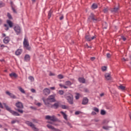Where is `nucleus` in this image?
Segmentation results:
<instances>
[{"instance_id":"nucleus-1","label":"nucleus","mask_w":131,"mask_h":131,"mask_svg":"<svg viewBox=\"0 0 131 131\" xmlns=\"http://www.w3.org/2000/svg\"><path fill=\"white\" fill-rule=\"evenodd\" d=\"M4 106L5 107L6 110L7 111H9L12 115H14V116H20V114L18 113L17 112H15L11 109V107H10L6 103H3Z\"/></svg>"},{"instance_id":"nucleus-2","label":"nucleus","mask_w":131,"mask_h":131,"mask_svg":"<svg viewBox=\"0 0 131 131\" xmlns=\"http://www.w3.org/2000/svg\"><path fill=\"white\" fill-rule=\"evenodd\" d=\"M15 106L17 108V109H15V110L22 114L23 113V111L22 109L24 108L23 104L21 102L18 101L16 103Z\"/></svg>"},{"instance_id":"nucleus-3","label":"nucleus","mask_w":131,"mask_h":131,"mask_svg":"<svg viewBox=\"0 0 131 131\" xmlns=\"http://www.w3.org/2000/svg\"><path fill=\"white\" fill-rule=\"evenodd\" d=\"M46 119L47 120H51V121H53V122H61V120H59V119L57 118L55 115L51 116H46Z\"/></svg>"},{"instance_id":"nucleus-4","label":"nucleus","mask_w":131,"mask_h":131,"mask_svg":"<svg viewBox=\"0 0 131 131\" xmlns=\"http://www.w3.org/2000/svg\"><path fill=\"white\" fill-rule=\"evenodd\" d=\"M64 97L69 104H71V105L73 104V96L69 94V93H67V94L64 95Z\"/></svg>"},{"instance_id":"nucleus-5","label":"nucleus","mask_w":131,"mask_h":131,"mask_svg":"<svg viewBox=\"0 0 131 131\" xmlns=\"http://www.w3.org/2000/svg\"><path fill=\"white\" fill-rule=\"evenodd\" d=\"M26 124L28 125L29 126H30L32 127V128L34 131H38V129L35 127V125L32 123V122H30L29 121H26Z\"/></svg>"},{"instance_id":"nucleus-6","label":"nucleus","mask_w":131,"mask_h":131,"mask_svg":"<svg viewBox=\"0 0 131 131\" xmlns=\"http://www.w3.org/2000/svg\"><path fill=\"white\" fill-rule=\"evenodd\" d=\"M91 19L93 20V22H97L98 21V18L96 17V15H95L93 13H91L90 16L88 18V22H91Z\"/></svg>"},{"instance_id":"nucleus-7","label":"nucleus","mask_w":131,"mask_h":131,"mask_svg":"<svg viewBox=\"0 0 131 131\" xmlns=\"http://www.w3.org/2000/svg\"><path fill=\"white\" fill-rule=\"evenodd\" d=\"M24 47L26 49V50H28V51H30L31 50V47L29 46V43L28 42V40L26 39H24Z\"/></svg>"},{"instance_id":"nucleus-8","label":"nucleus","mask_w":131,"mask_h":131,"mask_svg":"<svg viewBox=\"0 0 131 131\" xmlns=\"http://www.w3.org/2000/svg\"><path fill=\"white\" fill-rule=\"evenodd\" d=\"M85 38L87 41H91L93 39H95V38H97V35H94V36H92L91 35H86L85 36Z\"/></svg>"},{"instance_id":"nucleus-9","label":"nucleus","mask_w":131,"mask_h":131,"mask_svg":"<svg viewBox=\"0 0 131 131\" xmlns=\"http://www.w3.org/2000/svg\"><path fill=\"white\" fill-rule=\"evenodd\" d=\"M14 31H15L16 34H19V33H21V28L20 26L17 25L14 27Z\"/></svg>"},{"instance_id":"nucleus-10","label":"nucleus","mask_w":131,"mask_h":131,"mask_svg":"<svg viewBox=\"0 0 131 131\" xmlns=\"http://www.w3.org/2000/svg\"><path fill=\"white\" fill-rule=\"evenodd\" d=\"M48 100H50L51 103L56 102V99H55V95H50L48 98Z\"/></svg>"},{"instance_id":"nucleus-11","label":"nucleus","mask_w":131,"mask_h":131,"mask_svg":"<svg viewBox=\"0 0 131 131\" xmlns=\"http://www.w3.org/2000/svg\"><path fill=\"white\" fill-rule=\"evenodd\" d=\"M60 106V103L59 102H55L54 104L51 105V107L54 109H58Z\"/></svg>"},{"instance_id":"nucleus-12","label":"nucleus","mask_w":131,"mask_h":131,"mask_svg":"<svg viewBox=\"0 0 131 131\" xmlns=\"http://www.w3.org/2000/svg\"><path fill=\"white\" fill-rule=\"evenodd\" d=\"M47 127L49 128L50 129H53L54 131H61V130L55 128L54 126H52L51 125L48 124L47 125Z\"/></svg>"},{"instance_id":"nucleus-13","label":"nucleus","mask_w":131,"mask_h":131,"mask_svg":"<svg viewBox=\"0 0 131 131\" xmlns=\"http://www.w3.org/2000/svg\"><path fill=\"white\" fill-rule=\"evenodd\" d=\"M43 94L46 95H50L51 91H50V89L46 88L43 90Z\"/></svg>"},{"instance_id":"nucleus-14","label":"nucleus","mask_w":131,"mask_h":131,"mask_svg":"<svg viewBox=\"0 0 131 131\" xmlns=\"http://www.w3.org/2000/svg\"><path fill=\"white\" fill-rule=\"evenodd\" d=\"M105 78L106 80H111V75L109 73H105L104 75Z\"/></svg>"},{"instance_id":"nucleus-15","label":"nucleus","mask_w":131,"mask_h":131,"mask_svg":"<svg viewBox=\"0 0 131 131\" xmlns=\"http://www.w3.org/2000/svg\"><path fill=\"white\" fill-rule=\"evenodd\" d=\"M6 94L7 95H8V96H10V97H11L12 99H16L17 98L16 96H15L14 94L10 93L9 91H6Z\"/></svg>"},{"instance_id":"nucleus-16","label":"nucleus","mask_w":131,"mask_h":131,"mask_svg":"<svg viewBox=\"0 0 131 131\" xmlns=\"http://www.w3.org/2000/svg\"><path fill=\"white\" fill-rule=\"evenodd\" d=\"M43 102H44V104L46 106H49V105H50V103L51 102V101L49 99V98H47L46 100L43 99Z\"/></svg>"},{"instance_id":"nucleus-17","label":"nucleus","mask_w":131,"mask_h":131,"mask_svg":"<svg viewBox=\"0 0 131 131\" xmlns=\"http://www.w3.org/2000/svg\"><path fill=\"white\" fill-rule=\"evenodd\" d=\"M88 103H89V99H88V98L86 97H84L82 100V105H86Z\"/></svg>"},{"instance_id":"nucleus-18","label":"nucleus","mask_w":131,"mask_h":131,"mask_svg":"<svg viewBox=\"0 0 131 131\" xmlns=\"http://www.w3.org/2000/svg\"><path fill=\"white\" fill-rule=\"evenodd\" d=\"M7 23L9 25V27H10V28H12V27L14 26V24L13 23V22H12V21L10 20H7Z\"/></svg>"},{"instance_id":"nucleus-19","label":"nucleus","mask_w":131,"mask_h":131,"mask_svg":"<svg viewBox=\"0 0 131 131\" xmlns=\"http://www.w3.org/2000/svg\"><path fill=\"white\" fill-rule=\"evenodd\" d=\"M25 61H26V62H28L29 61H30V56H29V55L27 54L25 55Z\"/></svg>"},{"instance_id":"nucleus-20","label":"nucleus","mask_w":131,"mask_h":131,"mask_svg":"<svg viewBox=\"0 0 131 131\" xmlns=\"http://www.w3.org/2000/svg\"><path fill=\"white\" fill-rule=\"evenodd\" d=\"M61 114L62 115L64 119H65V120H68V119L67 118V115L66 114H65V113H64V112H60Z\"/></svg>"},{"instance_id":"nucleus-21","label":"nucleus","mask_w":131,"mask_h":131,"mask_svg":"<svg viewBox=\"0 0 131 131\" xmlns=\"http://www.w3.org/2000/svg\"><path fill=\"white\" fill-rule=\"evenodd\" d=\"M3 41L4 43H9V42L10 41V38L9 37H6L4 39Z\"/></svg>"},{"instance_id":"nucleus-22","label":"nucleus","mask_w":131,"mask_h":131,"mask_svg":"<svg viewBox=\"0 0 131 131\" xmlns=\"http://www.w3.org/2000/svg\"><path fill=\"white\" fill-rule=\"evenodd\" d=\"M119 10V8L115 7L111 10V12L112 13H117Z\"/></svg>"},{"instance_id":"nucleus-23","label":"nucleus","mask_w":131,"mask_h":131,"mask_svg":"<svg viewBox=\"0 0 131 131\" xmlns=\"http://www.w3.org/2000/svg\"><path fill=\"white\" fill-rule=\"evenodd\" d=\"M78 80L79 82H81V83H85V79H84V78H79Z\"/></svg>"},{"instance_id":"nucleus-24","label":"nucleus","mask_w":131,"mask_h":131,"mask_svg":"<svg viewBox=\"0 0 131 131\" xmlns=\"http://www.w3.org/2000/svg\"><path fill=\"white\" fill-rule=\"evenodd\" d=\"M21 53H22V50L21 49H18L15 52V55H16V56H19V55H21Z\"/></svg>"},{"instance_id":"nucleus-25","label":"nucleus","mask_w":131,"mask_h":131,"mask_svg":"<svg viewBox=\"0 0 131 131\" xmlns=\"http://www.w3.org/2000/svg\"><path fill=\"white\" fill-rule=\"evenodd\" d=\"M9 76H10V77H15V78L16 77H18V75H17V74L15 73H12L10 74Z\"/></svg>"},{"instance_id":"nucleus-26","label":"nucleus","mask_w":131,"mask_h":131,"mask_svg":"<svg viewBox=\"0 0 131 131\" xmlns=\"http://www.w3.org/2000/svg\"><path fill=\"white\" fill-rule=\"evenodd\" d=\"M73 83L71 82L70 81H67L65 82V84L66 85H68V86H70L71 85H72Z\"/></svg>"},{"instance_id":"nucleus-27","label":"nucleus","mask_w":131,"mask_h":131,"mask_svg":"<svg viewBox=\"0 0 131 131\" xmlns=\"http://www.w3.org/2000/svg\"><path fill=\"white\" fill-rule=\"evenodd\" d=\"M17 89L19 90V91H20L21 93H22V94H25V91L22 88V87L18 86L17 87Z\"/></svg>"},{"instance_id":"nucleus-28","label":"nucleus","mask_w":131,"mask_h":131,"mask_svg":"<svg viewBox=\"0 0 131 131\" xmlns=\"http://www.w3.org/2000/svg\"><path fill=\"white\" fill-rule=\"evenodd\" d=\"M64 123H66V124H67V125H68L69 126H70V127H71V128H72V127H73V126H72V125L71 124V123L68 121H64Z\"/></svg>"},{"instance_id":"nucleus-29","label":"nucleus","mask_w":131,"mask_h":131,"mask_svg":"<svg viewBox=\"0 0 131 131\" xmlns=\"http://www.w3.org/2000/svg\"><path fill=\"white\" fill-rule=\"evenodd\" d=\"M118 89L119 90H121L122 91H124V90H125V86H122V85H120L118 86Z\"/></svg>"},{"instance_id":"nucleus-30","label":"nucleus","mask_w":131,"mask_h":131,"mask_svg":"<svg viewBox=\"0 0 131 131\" xmlns=\"http://www.w3.org/2000/svg\"><path fill=\"white\" fill-rule=\"evenodd\" d=\"M92 9H97L98 8V5L97 4H93L91 6Z\"/></svg>"},{"instance_id":"nucleus-31","label":"nucleus","mask_w":131,"mask_h":131,"mask_svg":"<svg viewBox=\"0 0 131 131\" xmlns=\"http://www.w3.org/2000/svg\"><path fill=\"white\" fill-rule=\"evenodd\" d=\"M108 11H109L108 8H104L103 10V13H108Z\"/></svg>"},{"instance_id":"nucleus-32","label":"nucleus","mask_w":131,"mask_h":131,"mask_svg":"<svg viewBox=\"0 0 131 131\" xmlns=\"http://www.w3.org/2000/svg\"><path fill=\"white\" fill-rule=\"evenodd\" d=\"M53 13V11L52 10H50L48 13V18L50 19L51 17H52V13Z\"/></svg>"},{"instance_id":"nucleus-33","label":"nucleus","mask_w":131,"mask_h":131,"mask_svg":"<svg viewBox=\"0 0 131 131\" xmlns=\"http://www.w3.org/2000/svg\"><path fill=\"white\" fill-rule=\"evenodd\" d=\"M7 16L9 18V19H10V20H12L13 19L12 15L9 12L7 13Z\"/></svg>"},{"instance_id":"nucleus-34","label":"nucleus","mask_w":131,"mask_h":131,"mask_svg":"<svg viewBox=\"0 0 131 131\" xmlns=\"http://www.w3.org/2000/svg\"><path fill=\"white\" fill-rule=\"evenodd\" d=\"M59 86H60V88H63V89H68V86L63 85L62 84H59Z\"/></svg>"},{"instance_id":"nucleus-35","label":"nucleus","mask_w":131,"mask_h":131,"mask_svg":"<svg viewBox=\"0 0 131 131\" xmlns=\"http://www.w3.org/2000/svg\"><path fill=\"white\" fill-rule=\"evenodd\" d=\"M58 94L60 95H64V91L63 90H59L58 91Z\"/></svg>"},{"instance_id":"nucleus-36","label":"nucleus","mask_w":131,"mask_h":131,"mask_svg":"<svg viewBox=\"0 0 131 131\" xmlns=\"http://www.w3.org/2000/svg\"><path fill=\"white\" fill-rule=\"evenodd\" d=\"M61 108L62 109H69V107L66 105H61Z\"/></svg>"},{"instance_id":"nucleus-37","label":"nucleus","mask_w":131,"mask_h":131,"mask_svg":"<svg viewBox=\"0 0 131 131\" xmlns=\"http://www.w3.org/2000/svg\"><path fill=\"white\" fill-rule=\"evenodd\" d=\"M100 114L101 115H105L106 114V111L104 110H101Z\"/></svg>"},{"instance_id":"nucleus-38","label":"nucleus","mask_w":131,"mask_h":131,"mask_svg":"<svg viewBox=\"0 0 131 131\" xmlns=\"http://www.w3.org/2000/svg\"><path fill=\"white\" fill-rule=\"evenodd\" d=\"M57 77L59 79H62L64 78V76H63V75L59 74L57 76Z\"/></svg>"},{"instance_id":"nucleus-39","label":"nucleus","mask_w":131,"mask_h":131,"mask_svg":"<svg viewBox=\"0 0 131 131\" xmlns=\"http://www.w3.org/2000/svg\"><path fill=\"white\" fill-rule=\"evenodd\" d=\"M110 127H111L104 126L102 127V128H103V129H105V130H108L109 129V128H110Z\"/></svg>"},{"instance_id":"nucleus-40","label":"nucleus","mask_w":131,"mask_h":131,"mask_svg":"<svg viewBox=\"0 0 131 131\" xmlns=\"http://www.w3.org/2000/svg\"><path fill=\"white\" fill-rule=\"evenodd\" d=\"M102 71H106L107 70V67L104 66L101 68Z\"/></svg>"},{"instance_id":"nucleus-41","label":"nucleus","mask_w":131,"mask_h":131,"mask_svg":"<svg viewBox=\"0 0 131 131\" xmlns=\"http://www.w3.org/2000/svg\"><path fill=\"white\" fill-rule=\"evenodd\" d=\"M5 6H6L5 3L0 2V8H3V7H5Z\"/></svg>"},{"instance_id":"nucleus-42","label":"nucleus","mask_w":131,"mask_h":131,"mask_svg":"<svg viewBox=\"0 0 131 131\" xmlns=\"http://www.w3.org/2000/svg\"><path fill=\"white\" fill-rule=\"evenodd\" d=\"M16 122H17L18 123H19V121H18L17 120H12L11 121L12 124H14L16 123Z\"/></svg>"},{"instance_id":"nucleus-43","label":"nucleus","mask_w":131,"mask_h":131,"mask_svg":"<svg viewBox=\"0 0 131 131\" xmlns=\"http://www.w3.org/2000/svg\"><path fill=\"white\" fill-rule=\"evenodd\" d=\"M29 79L31 80V81H34V78L33 76L29 77Z\"/></svg>"},{"instance_id":"nucleus-44","label":"nucleus","mask_w":131,"mask_h":131,"mask_svg":"<svg viewBox=\"0 0 131 131\" xmlns=\"http://www.w3.org/2000/svg\"><path fill=\"white\" fill-rule=\"evenodd\" d=\"M94 110L95 111V112H97V113H99V108H98V107H94Z\"/></svg>"},{"instance_id":"nucleus-45","label":"nucleus","mask_w":131,"mask_h":131,"mask_svg":"<svg viewBox=\"0 0 131 131\" xmlns=\"http://www.w3.org/2000/svg\"><path fill=\"white\" fill-rule=\"evenodd\" d=\"M106 57L108 59H110L111 58V54L110 53L106 54Z\"/></svg>"},{"instance_id":"nucleus-46","label":"nucleus","mask_w":131,"mask_h":131,"mask_svg":"<svg viewBox=\"0 0 131 131\" xmlns=\"http://www.w3.org/2000/svg\"><path fill=\"white\" fill-rule=\"evenodd\" d=\"M4 26L5 27H6V29H5V30L8 31L9 30V26H8V25L5 24Z\"/></svg>"},{"instance_id":"nucleus-47","label":"nucleus","mask_w":131,"mask_h":131,"mask_svg":"<svg viewBox=\"0 0 131 131\" xmlns=\"http://www.w3.org/2000/svg\"><path fill=\"white\" fill-rule=\"evenodd\" d=\"M4 26L5 27H6V29H5V30L8 31L9 30V26H8V25L5 24Z\"/></svg>"},{"instance_id":"nucleus-48","label":"nucleus","mask_w":131,"mask_h":131,"mask_svg":"<svg viewBox=\"0 0 131 131\" xmlns=\"http://www.w3.org/2000/svg\"><path fill=\"white\" fill-rule=\"evenodd\" d=\"M76 100H78L79 99V94H77L76 96H75Z\"/></svg>"},{"instance_id":"nucleus-49","label":"nucleus","mask_w":131,"mask_h":131,"mask_svg":"<svg viewBox=\"0 0 131 131\" xmlns=\"http://www.w3.org/2000/svg\"><path fill=\"white\" fill-rule=\"evenodd\" d=\"M109 121H107V120H104L102 122L103 124H105V123H108Z\"/></svg>"},{"instance_id":"nucleus-50","label":"nucleus","mask_w":131,"mask_h":131,"mask_svg":"<svg viewBox=\"0 0 131 131\" xmlns=\"http://www.w3.org/2000/svg\"><path fill=\"white\" fill-rule=\"evenodd\" d=\"M90 60L91 61H95V60H96V57H91Z\"/></svg>"},{"instance_id":"nucleus-51","label":"nucleus","mask_w":131,"mask_h":131,"mask_svg":"<svg viewBox=\"0 0 131 131\" xmlns=\"http://www.w3.org/2000/svg\"><path fill=\"white\" fill-rule=\"evenodd\" d=\"M121 39H123L124 41H125V40H126V38L124 37V36H121Z\"/></svg>"},{"instance_id":"nucleus-52","label":"nucleus","mask_w":131,"mask_h":131,"mask_svg":"<svg viewBox=\"0 0 131 131\" xmlns=\"http://www.w3.org/2000/svg\"><path fill=\"white\" fill-rule=\"evenodd\" d=\"M63 19H64V16L63 15H62L60 18H59V20H63Z\"/></svg>"},{"instance_id":"nucleus-53","label":"nucleus","mask_w":131,"mask_h":131,"mask_svg":"<svg viewBox=\"0 0 131 131\" xmlns=\"http://www.w3.org/2000/svg\"><path fill=\"white\" fill-rule=\"evenodd\" d=\"M37 106H38V107H40L41 106V103L38 102L36 103Z\"/></svg>"},{"instance_id":"nucleus-54","label":"nucleus","mask_w":131,"mask_h":131,"mask_svg":"<svg viewBox=\"0 0 131 131\" xmlns=\"http://www.w3.org/2000/svg\"><path fill=\"white\" fill-rule=\"evenodd\" d=\"M12 10L13 11L14 13H17V11H16V10L15 9V8H14V7H12Z\"/></svg>"},{"instance_id":"nucleus-55","label":"nucleus","mask_w":131,"mask_h":131,"mask_svg":"<svg viewBox=\"0 0 131 131\" xmlns=\"http://www.w3.org/2000/svg\"><path fill=\"white\" fill-rule=\"evenodd\" d=\"M31 109H32L33 110H36V107H33V106H30Z\"/></svg>"},{"instance_id":"nucleus-56","label":"nucleus","mask_w":131,"mask_h":131,"mask_svg":"<svg viewBox=\"0 0 131 131\" xmlns=\"http://www.w3.org/2000/svg\"><path fill=\"white\" fill-rule=\"evenodd\" d=\"M31 91L32 92V93H35L36 92V91L34 89H32L31 90Z\"/></svg>"},{"instance_id":"nucleus-57","label":"nucleus","mask_w":131,"mask_h":131,"mask_svg":"<svg viewBox=\"0 0 131 131\" xmlns=\"http://www.w3.org/2000/svg\"><path fill=\"white\" fill-rule=\"evenodd\" d=\"M84 91L85 93H89V89H84Z\"/></svg>"},{"instance_id":"nucleus-58","label":"nucleus","mask_w":131,"mask_h":131,"mask_svg":"<svg viewBox=\"0 0 131 131\" xmlns=\"http://www.w3.org/2000/svg\"><path fill=\"white\" fill-rule=\"evenodd\" d=\"M0 108H2V109L4 108V106H3V104H2V102H0Z\"/></svg>"},{"instance_id":"nucleus-59","label":"nucleus","mask_w":131,"mask_h":131,"mask_svg":"<svg viewBox=\"0 0 131 131\" xmlns=\"http://www.w3.org/2000/svg\"><path fill=\"white\" fill-rule=\"evenodd\" d=\"M97 114V113H96V112H92V115H96Z\"/></svg>"},{"instance_id":"nucleus-60","label":"nucleus","mask_w":131,"mask_h":131,"mask_svg":"<svg viewBox=\"0 0 131 131\" xmlns=\"http://www.w3.org/2000/svg\"><path fill=\"white\" fill-rule=\"evenodd\" d=\"M79 112H78V111H77V112H76L75 113V114L76 115H78V114H79Z\"/></svg>"},{"instance_id":"nucleus-61","label":"nucleus","mask_w":131,"mask_h":131,"mask_svg":"<svg viewBox=\"0 0 131 131\" xmlns=\"http://www.w3.org/2000/svg\"><path fill=\"white\" fill-rule=\"evenodd\" d=\"M50 90H52V91H54V90H55V87H51Z\"/></svg>"},{"instance_id":"nucleus-62","label":"nucleus","mask_w":131,"mask_h":131,"mask_svg":"<svg viewBox=\"0 0 131 131\" xmlns=\"http://www.w3.org/2000/svg\"><path fill=\"white\" fill-rule=\"evenodd\" d=\"M47 123H50V124H53V122L51 121H48Z\"/></svg>"},{"instance_id":"nucleus-63","label":"nucleus","mask_w":131,"mask_h":131,"mask_svg":"<svg viewBox=\"0 0 131 131\" xmlns=\"http://www.w3.org/2000/svg\"><path fill=\"white\" fill-rule=\"evenodd\" d=\"M49 75H50V76H53V75H54V74L50 73Z\"/></svg>"},{"instance_id":"nucleus-64","label":"nucleus","mask_w":131,"mask_h":131,"mask_svg":"<svg viewBox=\"0 0 131 131\" xmlns=\"http://www.w3.org/2000/svg\"><path fill=\"white\" fill-rule=\"evenodd\" d=\"M100 97H103V96H104V93H101L100 95Z\"/></svg>"}]
</instances>
